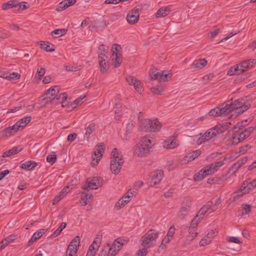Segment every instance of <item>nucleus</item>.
<instances>
[{
  "instance_id": "obj_42",
  "label": "nucleus",
  "mask_w": 256,
  "mask_h": 256,
  "mask_svg": "<svg viewBox=\"0 0 256 256\" xmlns=\"http://www.w3.org/2000/svg\"><path fill=\"white\" fill-rule=\"evenodd\" d=\"M204 172H206L205 171H204L203 168H202L198 172L194 174L193 178L194 180L198 182L202 180L206 176Z\"/></svg>"
},
{
  "instance_id": "obj_9",
  "label": "nucleus",
  "mask_w": 256,
  "mask_h": 256,
  "mask_svg": "<svg viewBox=\"0 0 256 256\" xmlns=\"http://www.w3.org/2000/svg\"><path fill=\"white\" fill-rule=\"evenodd\" d=\"M102 179L100 177H94L92 178H88L87 180L88 184L82 186L83 190H86L88 188L96 190L102 184Z\"/></svg>"
},
{
  "instance_id": "obj_31",
  "label": "nucleus",
  "mask_w": 256,
  "mask_h": 256,
  "mask_svg": "<svg viewBox=\"0 0 256 256\" xmlns=\"http://www.w3.org/2000/svg\"><path fill=\"white\" fill-rule=\"evenodd\" d=\"M68 30L64 28L56 29L51 32V36L54 38L60 37L66 34Z\"/></svg>"
},
{
  "instance_id": "obj_32",
  "label": "nucleus",
  "mask_w": 256,
  "mask_h": 256,
  "mask_svg": "<svg viewBox=\"0 0 256 256\" xmlns=\"http://www.w3.org/2000/svg\"><path fill=\"white\" fill-rule=\"evenodd\" d=\"M40 48L46 52H52L54 50V46L48 42H42Z\"/></svg>"
},
{
  "instance_id": "obj_34",
  "label": "nucleus",
  "mask_w": 256,
  "mask_h": 256,
  "mask_svg": "<svg viewBox=\"0 0 256 256\" xmlns=\"http://www.w3.org/2000/svg\"><path fill=\"white\" fill-rule=\"evenodd\" d=\"M66 99L67 94L64 92L58 94L55 98L56 100H61L60 102H61L62 107H66L68 106V102H66Z\"/></svg>"
},
{
  "instance_id": "obj_21",
  "label": "nucleus",
  "mask_w": 256,
  "mask_h": 256,
  "mask_svg": "<svg viewBox=\"0 0 256 256\" xmlns=\"http://www.w3.org/2000/svg\"><path fill=\"white\" fill-rule=\"evenodd\" d=\"M212 204V201H208L204 204L198 212V215L200 216V218H202L205 214L210 209Z\"/></svg>"
},
{
  "instance_id": "obj_3",
  "label": "nucleus",
  "mask_w": 256,
  "mask_h": 256,
  "mask_svg": "<svg viewBox=\"0 0 256 256\" xmlns=\"http://www.w3.org/2000/svg\"><path fill=\"white\" fill-rule=\"evenodd\" d=\"M111 154L110 169L113 174H118L120 171L124 160L122 154L116 148L113 149Z\"/></svg>"
},
{
  "instance_id": "obj_48",
  "label": "nucleus",
  "mask_w": 256,
  "mask_h": 256,
  "mask_svg": "<svg viewBox=\"0 0 256 256\" xmlns=\"http://www.w3.org/2000/svg\"><path fill=\"white\" fill-rule=\"evenodd\" d=\"M128 240H125L121 238H118L114 242V244H116V247L118 248V250H120L121 246L126 244L128 242Z\"/></svg>"
},
{
  "instance_id": "obj_29",
  "label": "nucleus",
  "mask_w": 256,
  "mask_h": 256,
  "mask_svg": "<svg viewBox=\"0 0 256 256\" xmlns=\"http://www.w3.org/2000/svg\"><path fill=\"white\" fill-rule=\"evenodd\" d=\"M177 146L175 141V138H170L166 140L164 144V146L167 149H171L176 148Z\"/></svg>"
},
{
  "instance_id": "obj_44",
  "label": "nucleus",
  "mask_w": 256,
  "mask_h": 256,
  "mask_svg": "<svg viewBox=\"0 0 256 256\" xmlns=\"http://www.w3.org/2000/svg\"><path fill=\"white\" fill-rule=\"evenodd\" d=\"M95 129V124L94 123L90 124L86 128V132L85 134L84 138H86L88 140L90 138V134Z\"/></svg>"
},
{
  "instance_id": "obj_15",
  "label": "nucleus",
  "mask_w": 256,
  "mask_h": 256,
  "mask_svg": "<svg viewBox=\"0 0 256 256\" xmlns=\"http://www.w3.org/2000/svg\"><path fill=\"white\" fill-rule=\"evenodd\" d=\"M20 75L18 73H8L6 72H0V77L6 78L8 80H17L20 78Z\"/></svg>"
},
{
  "instance_id": "obj_53",
  "label": "nucleus",
  "mask_w": 256,
  "mask_h": 256,
  "mask_svg": "<svg viewBox=\"0 0 256 256\" xmlns=\"http://www.w3.org/2000/svg\"><path fill=\"white\" fill-rule=\"evenodd\" d=\"M126 79L128 84L130 86H134L135 83L138 81L136 78L133 76H128Z\"/></svg>"
},
{
  "instance_id": "obj_33",
  "label": "nucleus",
  "mask_w": 256,
  "mask_h": 256,
  "mask_svg": "<svg viewBox=\"0 0 256 256\" xmlns=\"http://www.w3.org/2000/svg\"><path fill=\"white\" fill-rule=\"evenodd\" d=\"M156 122V124H150V125H149L150 131L149 132H154L159 130L162 127L160 122H159L157 120V119L150 120V122Z\"/></svg>"
},
{
  "instance_id": "obj_24",
  "label": "nucleus",
  "mask_w": 256,
  "mask_h": 256,
  "mask_svg": "<svg viewBox=\"0 0 256 256\" xmlns=\"http://www.w3.org/2000/svg\"><path fill=\"white\" fill-rule=\"evenodd\" d=\"M32 118L30 116H26L18 120L14 124L18 126V130L20 128H23L31 120Z\"/></svg>"
},
{
  "instance_id": "obj_12",
  "label": "nucleus",
  "mask_w": 256,
  "mask_h": 256,
  "mask_svg": "<svg viewBox=\"0 0 256 256\" xmlns=\"http://www.w3.org/2000/svg\"><path fill=\"white\" fill-rule=\"evenodd\" d=\"M104 151V145L102 143H100L99 145H97L94 148V154L96 158H94L93 161L96 159V163L92 162V164L93 166L98 164Z\"/></svg>"
},
{
  "instance_id": "obj_4",
  "label": "nucleus",
  "mask_w": 256,
  "mask_h": 256,
  "mask_svg": "<svg viewBox=\"0 0 256 256\" xmlns=\"http://www.w3.org/2000/svg\"><path fill=\"white\" fill-rule=\"evenodd\" d=\"M256 64V60L255 59L244 60L240 64L236 65V66L234 68V72L232 68L228 72V74L230 76L240 74L243 72L247 71L250 68L253 67Z\"/></svg>"
},
{
  "instance_id": "obj_45",
  "label": "nucleus",
  "mask_w": 256,
  "mask_h": 256,
  "mask_svg": "<svg viewBox=\"0 0 256 256\" xmlns=\"http://www.w3.org/2000/svg\"><path fill=\"white\" fill-rule=\"evenodd\" d=\"M66 70L68 72H73L79 70L81 68V66L77 64H68L64 66Z\"/></svg>"
},
{
  "instance_id": "obj_10",
  "label": "nucleus",
  "mask_w": 256,
  "mask_h": 256,
  "mask_svg": "<svg viewBox=\"0 0 256 256\" xmlns=\"http://www.w3.org/2000/svg\"><path fill=\"white\" fill-rule=\"evenodd\" d=\"M60 91L58 86H54L50 88L46 92L43 100H46V104H48L54 100Z\"/></svg>"
},
{
  "instance_id": "obj_38",
  "label": "nucleus",
  "mask_w": 256,
  "mask_h": 256,
  "mask_svg": "<svg viewBox=\"0 0 256 256\" xmlns=\"http://www.w3.org/2000/svg\"><path fill=\"white\" fill-rule=\"evenodd\" d=\"M246 194H248L246 190L243 189V188L241 186L240 188L234 194L233 196L234 200H236L240 198L242 196Z\"/></svg>"
},
{
  "instance_id": "obj_35",
  "label": "nucleus",
  "mask_w": 256,
  "mask_h": 256,
  "mask_svg": "<svg viewBox=\"0 0 256 256\" xmlns=\"http://www.w3.org/2000/svg\"><path fill=\"white\" fill-rule=\"evenodd\" d=\"M248 160V156H244L240 159L236 163L234 164L232 168L236 169V170L240 168L242 165L244 164Z\"/></svg>"
},
{
  "instance_id": "obj_63",
  "label": "nucleus",
  "mask_w": 256,
  "mask_h": 256,
  "mask_svg": "<svg viewBox=\"0 0 256 256\" xmlns=\"http://www.w3.org/2000/svg\"><path fill=\"white\" fill-rule=\"evenodd\" d=\"M98 62H101V64L104 62H106L108 58L107 56L104 52H100L98 54Z\"/></svg>"
},
{
  "instance_id": "obj_19",
  "label": "nucleus",
  "mask_w": 256,
  "mask_h": 256,
  "mask_svg": "<svg viewBox=\"0 0 256 256\" xmlns=\"http://www.w3.org/2000/svg\"><path fill=\"white\" fill-rule=\"evenodd\" d=\"M37 166V163L34 160H28L22 164L20 168L26 171L33 170Z\"/></svg>"
},
{
  "instance_id": "obj_2",
  "label": "nucleus",
  "mask_w": 256,
  "mask_h": 256,
  "mask_svg": "<svg viewBox=\"0 0 256 256\" xmlns=\"http://www.w3.org/2000/svg\"><path fill=\"white\" fill-rule=\"evenodd\" d=\"M154 144L152 140L147 136L142 138L134 150V154L139 157H142L149 154Z\"/></svg>"
},
{
  "instance_id": "obj_20",
  "label": "nucleus",
  "mask_w": 256,
  "mask_h": 256,
  "mask_svg": "<svg viewBox=\"0 0 256 256\" xmlns=\"http://www.w3.org/2000/svg\"><path fill=\"white\" fill-rule=\"evenodd\" d=\"M226 180V176H222V177L215 176L210 178H208L207 182L210 184H222Z\"/></svg>"
},
{
  "instance_id": "obj_16",
  "label": "nucleus",
  "mask_w": 256,
  "mask_h": 256,
  "mask_svg": "<svg viewBox=\"0 0 256 256\" xmlns=\"http://www.w3.org/2000/svg\"><path fill=\"white\" fill-rule=\"evenodd\" d=\"M242 187L248 193L256 187V178L252 181L249 179L246 180L242 182Z\"/></svg>"
},
{
  "instance_id": "obj_58",
  "label": "nucleus",
  "mask_w": 256,
  "mask_h": 256,
  "mask_svg": "<svg viewBox=\"0 0 256 256\" xmlns=\"http://www.w3.org/2000/svg\"><path fill=\"white\" fill-rule=\"evenodd\" d=\"M224 164V162L222 160H220L214 163H212L210 164L213 167V168L216 170V172L218 170V168L222 166Z\"/></svg>"
},
{
  "instance_id": "obj_23",
  "label": "nucleus",
  "mask_w": 256,
  "mask_h": 256,
  "mask_svg": "<svg viewBox=\"0 0 256 256\" xmlns=\"http://www.w3.org/2000/svg\"><path fill=\"white\" fill-rule=\"evenodd\" d=\"M22 148L20 146H16L12 148V149L6 151L2 154L3 158L9 157L11 156L17 154L22 150Z\"/></svg>"
},
{
  "instance_id": "obj_43",
  "label": "nucleus",
  "mask_w": 256,
  "mask_h": 256,
  "mask_svg": "<svg viewBox=\"0 0 256 256\" xmlns=\"http://www.w3.org/2000/svg\"><path fill=\"white\" fill-rule=\"evenodd\" d=\"M151 92L155 94H160L164 90V87L162 86H157L152 87L150 89Z\"/></svg>"
},
{
  "instance_id": "obj_5",
  "label": "nucleus",
  "mask_w": 256,
  "mask_h": 256,
  "mask_svg": "<svg viewBox=\"0 0 256 256\" xmlns=\"http://www.w3.org/2000/svg\"><path fill=\"white\" fill-rule=\"evenodd\" d=\"M158 236V232L154 229H150L142 236L141 244L145 248H150Z\"/></svg>"
},
{
  "instance_id": "obj_30",
  "label": "nucleus",
  "mask_w": 256,
  "mask_h": 256,
  "mask_svg": "<svg viewBox=\"0 0 256 256\" xmlns=\"http://www.w3.org/2000/svg\"><path fill=\"white\" fill-rule=\"evenodd\" d=\"M201 154V151L200 150H196L195 151H193L190 152L186 156V158H188L186 160L185 158V160H187L188 162H191L194 160L196 158H198Z\"/></svg>"
},
{
  "instance_id": "obj_62",
  "label": "nucleus",
  "mask_w": 256,
  "mask_h": 256,
  "mask_svg": "<svg viewBox=\"0 0 256 256\" xmlns=\"http://www.w3.org/2000/svg\"><path fill=\"white\" fill-rule=\"evenodd\" d=\"M218 231L216 230H210L206 236H207L208 238H210V241L212 240V239L214 238L216 235L217 234Z\"/></svg>"
},
{
  "instance_id": "obj_60",
  "label": "nucleus",
  "mask_w": 256,
  "mask_h": 256,
  "mask_svg": "<svg viewBox=\"0 0 256 256\" xmlns=\"http://www.w3.org/2000/svg\"><path fill=\"white\" fill-rule=\"evenodd\" d=\"M251 148V146L249 144L242 146L239 148V152L243 154L248 151Z\"/></svg>"
},
{
  "instance_id": "obj_18",
  "label": "nucleus",
  "mask_w": 256,
  "mask_h": 256,
  "mask_svg": "<svg viewBox=\"0 0 256 256\" xmlns=\"http://www.w3.org/2000/svg\"><path fill=\"white\" fill-rule=\"evenodd\" d=\"M150 124H156V122H150V119H144L142 120L140 122V130L143 132H149V125Z\"/></svg>"
},
{
  "instance_id": "obj_7",
  "label": "nucleus",
  "mask_w": 256,
  "mask_h": 256,
  "mask_svg": "<svg viewBox=\"0 0 256 256\" xmlns=\"http://www.w3.org/2000/svg\"><path fill=\"white\" fill-rule=\"evenodd\" d=\"M192 202V200L190 197L188 196L184 198L182 208L178 214L179 218L182 220L188 214L191 208Z\"/></svg>"
},
{
  "instance_id": "obj_64",
  "label": "nucleus",
  "mask_w": 256,
  "mask_h": 256,
  "mask_svg": "<svg viewBox=\"0 0 256 256\" xmlns=\"http://www.w3.org/2000/svg\"><path fill=\"white\" fill-rule=\"evenodd\" d=\"M147 248L144 247L143 248L139 250L136 254L138 256H146L148 252L146 250Z\"/></svg>"
},
{
  "instance_id": "obj_11",
  "label": "nucleus",
  "mask_w": 256,
  "mask_h": 256,
  "mask_svg": "<svg viewBox=\"0 0 256 256\" xmlns=\"http://www.w3.org/2000/svg\"><path fill=\"white\" fill-rule=\"evenodd\" d=\"M18 126L14 124L12 126L5 128L0 132V139H6L14 135L18 131Z\"/></svg>"
},
{
  "instance_id": "obj_6",
  "label": "nucleus",
  "mask_w": 256,
  "mask_h": 256,
  "mask_svg": "<svg viewBox=\"0 0 256 256\" xmlns=\"http://www.w3.org/2000/svg\"><path fill=\"white\" fill-rule=\"evenodd\" d=\"M142 10V5H138L130 10L127 14L126 20L130 24H134L139 20V12Z\"/></svg>"
},
{
  "instance_id": "obj_54",
  "label": "nucleus",
  "mask_w": 256,
  "mask_h": 256,
  "mask_svg": "<svg viewBox=\"0 0 256 256\" xmlns=\"http://www.w3.org/2000/svg\"><path fill=\"white\" fill-rule=\"evenodd\" d=\"M202 219V218H200V216L196 214L192 221L190 227L195 228Z\"/></svg>"
},
{
  "instance_id": "obj_49",
  "label": "nucleus",
  "mask_w": 256,
  "mask_h": 256,
  "mask_svg": "<svg viewBox=\"0 0 256 256\" xmlns=\"http://www.w3.org/2000/svg\"><path fill=\"white\" fill-rule=\"evenodd\" d=\"M202 168L204 171H205L206 172L204 174H206V176L208 175H211L216 172V170L213 168L211 164H209Z\"/></svg>"
},
{
  "instance_id": "obj_46",
  "label": "nucleus",
  "mask_w": 256,
  "mask_h": 256,
  "mask_svg": "<svg viewBox=\"0 0 256 256\" xmlns=\"http://www.w3.org/2000/svg\"><path fill=\"white\" fill-rule=\"evenodd\" d=\"M84 98L85 97H80L76 98L75 100L71 104L70 106L68 107V111H72L76 107V106L82 104V101Z\"/></svg>"
},
{
  "instance_id": "obj_51",
  "label": "nucleus",
  "mask_w": 256,
  "mask_h": 256,
  "mask_svg": "<svg viewBox=\"0 0 256 256\" xmlns=\"http://www.w3.org/2000/svg\"><path fill=\"white\" fill-rule=\"evenodd\" d=\"M68 7H69L68 4L66 2V0H64L58 4L56 10L58 12L62 11Z\"/></svg>"
},
{
  "instance_id": "obj_26",
  "label": "nucleus",
  "mask_w": 256,
  "mask_h": 256,
  "mask_svg": "<svg viewBox=\"0 0 256 256\" xmlns=\"http://www.w3.org/2000/svg\"><path fill=\"white\" fill-rule=\"evenodd\" d=\"M120 54H114L112 56V60L115 68H118L121 64L122 60Z\"/></svg>"
},
{
  "instance_id": "obj_50",
  "label": "nucleus",
  "mask_w": 256,
  "mask_h": 256,
  "mask_svg": "<svg viewBox=\"0 0 256 256\" xmlns=\"http://www.w3.org/2000/svg\"><path fill=\"white\" fill-rule=\"evenodd\" d=\"M249 122L248 118L242 120L240 122H238L234 126V128H238L239 130L242 129L244 127L246 126Z\"/></svg>"
},
{
  "instance_id": "obj_57",
  "label": "nucleus",
  "mask_w": 256,
  "mask_h": 256,
  "mask_svg": "<svg viewBox=\"0 0 256 256\" xmlns=\"http://www.w3.org/2000/svg\"><path fill=\"white\" fill-rule=\"evenodd\" d=\"M254 127H249L245 128L244 130L242 131L244 132L246 137L248 138L250 136V134L254 132Z\"/></svg>"
},
{
  "instance_id": "obj_28",
  "label": "nucleus",
  "mask_w": 256,
  "mask_h": 256,
  "mask_svg": "<svg viewBox=\"0 0 256 256\" xmlns=\"http://www.w3.org/2000/svg\"><path fill=\"white\" fill-rule=\"evenodd\" d=\"M46 232V230L40 229L39 230L36 232L32 236L30 240L29 241V243H33L41 236H42Z\"/></svg>"
},
{
  "instance_id": "obj_27",
  "label": "nucleus",
  "mask_w": 256,
  "mask_h": 256,
  "mask_svg": "<svg viewBox=\"0 0 256 256\" xmlns=\"http://www.w3.org/2000/svg\"><path fill=\"white\" fill-rule=\"evenodd\" d=\"M242 142L238 138L237 134H236L234 136L228 138L226 140V144L228 146H232L233 145H236L240 142Z\"/></svg>"
},
{
  "instance_id": "obj_36",
  "label": "nucleus",
  "mask_w": 256,
  "mask_h": 256,
  "mask_svg": "<svg viewBox=\"0 0 256 256\" xmlns=\"http://www.w3.org/2000/svg\"><path fill=\"white\" fill-rule=\"evenodd\" d=\"M108 251L106 250V256H115L119 250H118L116 244H114L110 246H108Z\"/></svg>"
},
{
  "instance_id": "obj_17",
  "label": "nucleus",
  "mask_w": 256,
  "mask_h": 256,
  "mask_svg": "<svg viewBox=\"0 0 256 256\" xmlns=\"http://www.w3.org/2000/svg\"><path fill=\"white\" fill-rule=\"evenodd\" d=\"M218 134V132L216 128H213L206 132L201 138L204 140H208L216 136Z\"/></svg>"
},
{
  "instance_id": "obj_22",
  "label": "nucleus",
  "mask_w": 256,
  "mask_h": 256,
  "mask_svg": "<svg viewBox=\"0 0 256 256\" xmlns=\"http://www.w3.org/2000/svg\"><path fill=\"white\" fill-rule=\"evenodd\" d=\"M170 12V10L169 8L162 6L157 11L155 16L157 18L165 17L169 14Z\"/></svg>"
},
{
  "instance_id": "obj_41",
  "label": "nucleus",
  "mask_w": 256,
  "mask_h": 256,
  "mask_svg": "<svg viewBox=\"0 0 256 256\" xmlns=\"http://www.w3.org/2000/svg\"><path fill=\"white\" fill-rule=\"evenodd\" d=\"M78 251V248L76 246H70L69 244L66 252V256H75Z\"/></svg>"
},
{
  "instance_id": "obj_8",
  "label": "nucleus",
  "mask_w": 256,
  "mask_h": 256,
  "mask_svg": "<svg viewBox=\"0 0 256 256\" xmlns=\"http://www.w3.org/2000/svg\"><path fill=\"white\" fill-rule=\"evenodd\" d=\"M150 76L151 80H158L160 82H167L171 78L172 74L166 71L156 72L155 71L151 69Z\"/></svg>"
},
{
  "instance_id": "obj_37",
  "label": "nucleus",
  "mask_w": 256,
  "mask_h": 256,
  "mask_svg": "<svg viewBox=\"0 0 256 256\" xmlns=\"http://www.w3.org/2000/svg\"><path fill=\"white\" fill-rule=\"evenodd\" d=\"M207 64V61L206 59H198L195 60L192 63V66L197 68H202Z\"/></svg>"
},
{
  "instance_id": "obj_55",
  "label": "nucleus",
  "mask_w": 256,
  "mask_h": 256,
  "mask_svg": "<svg viewBox=\"0 0 256 256\" xmlns=\"http://www.w3.org/2000/svg\"><path fill=\"white\" fill-rule=\"evenodd\" d=\"M170 238H168L167 236H166L162 240L161 244L160 246V248L162 249H164L166 248V244L170 242Z\"/></svg>"
},
{
  "instance_id": "obj_40",
  "label": "nucleus",
  "mask_w": 256,
  "mask_h": 256,
  "mask_svg": "<svg viewBox=\"0 0 256 256\" xmlns=\"http://www.w3.org/2000/svg\"><path fill=\"white\" fill-rule=\"evenodd\" d=\"M93 196L92 194H88L86 192H82L81 194V198L84 202L83 206H86L90 201L92 200Z\"/></svg>"
},
{
  "instance_id": "obj_39",
  "label": "nucleus",
  "mask_w": 256,
  "mask_h": 256,
  "mask_svg": "<svg viewBox=\"0 0 256 256\" xmlns=\"http://www.w3.org/2000/svg\"><path fill=\"white\" fill-rule=\"evenodd\" d=\"M252 206L250 204H244L242 206L241 214L242 216L248 214L252 211Z\"/></svg>"
},
{
  "instance_id": "obj_61",
  "label": "nucleus",
  "mask_w": 256,
  "mask_h": 256,
  "mask_svg": "<svg viewBox=\"0 0 256 256\" xmlns=\"http://www.w3.org/2000/svg\"><path fill=\"white\" fill-rule=\"evenodd\" d=\"M210 238H208L207 236H205L200 241V244L202 246H205L210 244Z\"/></svg>"
},
{
  "instance_id": "obj_59",
  "label": "nucleus",
  "mask_w": 256,
  "mask_h": 256,
  "mask_svg": "<svg viewBox=\"0 0 256 256\" xmlns=\"http://www.w3.org/2000/svg\"><path fill=\"white\" fill-rule=\"evenodd\" d=\"M29 4H28L26 2H18V10L20 9L21 10H23L28 8L29 7Z\"/></svg>"
},
{
  "instance_id": "obj_25",
  "label": "nucleus",
  "mask_w": 256,
  "mask_h": 256,
  "mask_svg": "<svg viewBox=\"0 0 256 256\" xmlns=\"http://www.w3.org/2000/svg\"><path fill=\"white\" fill-rule=\"evenodd\" d=\"M18 2L16 0H12L4 3L2 6V9L4 10H8L13 8H18Z\"/></svg>"
},
{
  "instance_id": "obj_47",
  "label": "nucleus",
  "mask_w": 256,
  "mask_h": 256,
  "mask_svg": "<svg viewBox=\"0 0 256 256\" xmlns=\"http://www.w3.org/2000/svg\"><path fill=\"white\" fill-rule=\"evenodd\" d=\"M66 222H62L60 226L52 234L51 236L55 238L58 236L62 231L66 227Z\"/></svg>"
},
{
  "instance_id": "obj_1",
  "label": "nucleus",
  "mask_w": 256,
  "mask_h": 256,
  "mask_svg": "<svg viewBox=\"0 0 256 256\" xmlns=\"http://www.w3.org/2000/svg\"><path fill=\"white\" fill-rule=\"evenodd\" d=\"M250 106L246 102L245 98H240L230 104H222L211 110L208 113L214 117L228 116V118H234L247 110Z\"/></svg>"
},
{
  "instance_id": "obj_14",
  "label": "nucleus",
  "mask_w": 256,
  "mask_h": 256,
  "mask_svg": "<svg viewBox=\"0 0 256 256\" xmlns=\"http://www.w3.org/2000/svg\"><path fill=\"white\" fill-rule=\"evenodd\" d=\"M163 174L164 172L162 170H157L155 171L152 175L151 185L158 184L162 178Z\"/></svg>"
},
{
  "instance_id": "obj_52",
  "label": "nucleus",
  "mask_w": 256,
  "mask_h": 256,
  "mask_svg": "<svg viewBox=\"0 0 256 256\" xmlns=\"http://www.w3.org/2000/svg\"><path fill=\"white\" fill-rule=\"evenodd\" d=\"M80 237L78 236H75L71 241L70 244V246H76V248H78L80 246Z\"/></svg>"
},
{
  "instance_id": "obj_13",
  "label": "nucleus",
  "mask_w": 256,
  "mask_h": 256,
  "mask_svg": "<svg viewBox=\"0 0 256 256\" xmlns=\"http://www.w3.org/2000/svg\"><path fill=\"white\" fill-rule=\"evenodd\" d=\"M132 196H134V194L130 192V191H128L123 197L120 198L116 204L115 208L117 210H120L130 200V198Z\"/></svg>"
},
{
  "instance_id": "obj_56",
  "label": "nucleus",
  "mask_w": 256,
  "mask_h": 256,
  "mask_svg": "<svg viewBox=\"0 0 256 256\" xmlns=\"http://www.w3.org/2000/svg\"><path fill=\"white\" fill-rule=\"evenodd\" d=\"M57 160L56 156L55 154H48L46 157V161L52 164H54Z\"/></svg>"
}]
</instances>
